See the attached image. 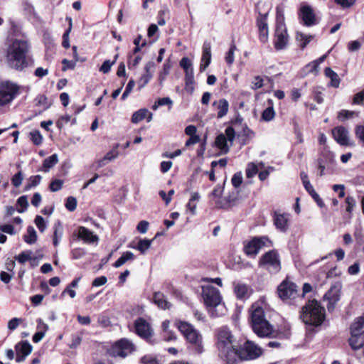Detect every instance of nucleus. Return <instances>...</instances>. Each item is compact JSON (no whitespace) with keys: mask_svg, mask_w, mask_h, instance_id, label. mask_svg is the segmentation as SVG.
Segmentation results:
<instances>
[{"mask_svg":"<svg viewBox=\"0 0 364 364\" xmlns=\"http://www.w3.org/2000/svg\"><path fill=\"white\" fill-rule=\"evenodd\" d=\"M265 298L261 297L249 310L252 330L259 337H269L274 333L272 326L265 318Z\"/></svg>","mask_w":364,"mask_h":364,"instance_id":"obj_2","label":"nucleus"},{"mask_svg":"<svg viewBox=\"0 0 364 364\" xmlns=\"http://www.w3.org/2000/svg\"><path fill=\"white\" fill-rule=\"evenodd\" d=\"M202 297L211 317H219L225 314L226 308L218 289L210 285L202 287Z\"/></svg>","mask_w":364,"mask_h":364,"instance_id":"obj_3","label":"nucleus"},{"mask_svg":"<svg viewBox=\"0 0 364 364\" xmlns=\"http://www.w3.org/2000/svg\"><path fill=\"white\" fill-rule=\"evenodd\" d=\"M37 331L43 332L46 333L47 331L48 330L49 327L47 323H46L41 318L37 319Z\"/></svg>","mask_w":364,"mask_h":364,"instance_id":"obj_59","label":"nucleus"},{"mask_svg":"<svg viewBox=\"0 0 364 364\" xmlns=\"http://www.w3.org/2000/svg\"><path fill=\"white\" fill-rule=\"evenodd\" d=\"M152 78L150 74H143L138 81V85L140 88L144 87Z\"/></svg>","mask_w":364,"mask_h":364,"instance_id":"obj_58","label":"nucleus"},{"mask_svg":"<svg viewBox=\"0 0 364 364\" xmlns=\"http://www.w3.org/2000/svg\"><path fill=\"white\" fill-rule=\"evenodd\" d=\"M299 16L306 26L309 27L317 23L314 10L309 5H304L301 7Z\"/></svg>","mask_w":364,"mask_h":364,"instance_id":"obj_16","label":"nucleus"},{"mask_svg":"<svg viewBox=\"0 0 364 364\" xmlns=\"http://www.w3.org/2000/svg\"><path fill=\"white\" fill-rule=\"evenodd\" d=\"M346 203L347 204L346 211L348 213H351L353 210V208L355 205V203H356L355 200L352 196H348L346 198Z\"/></svg>","mask_w":364,"mask_h":364,"instance_id":"obj_62","label":"nucleus"},{"mask_svg":"<svg viewBox=\"0 0 364 364\" xmlns=\"http://www.w3.org/2000/svg\"><path fill=\"white\" fill-rule=\"evenodd\" d=\"M211 46L210 43H204L203 46V54L200 63V71L203 72L208 67L211 62Z\"/></svg>","mask_w":364,"mask_h":364,"instance_id":"obj_21","label":"nucleus"},{"mask_svg":"<svg viewBox=\"0 0 364 364\" xmlns=\"http://www.w3.org/2000/svg\"><path fill=\"white\" fill-rule=\"evenodd\" d=\"M180 66L185 70L186 74L194 73L192 62L187 57H183L180 61Z\"/></svg>","mask_w":364,"mask_h":364,"instance_id":"obj_40","label":"nucleus"},{"mask_svg":"<svg viewBox=\"0 0 364 364\" xmlns=\"http://www.w3.org/2000/svg\"><path fill=\"white\" fill-rule=\"evenodd\" d=\"M288 43V35L285 25L282 22L277 23L275 31V42L276 49L281 50L285 48Z\"/></svg>","mask_w":364,"mask_h":364,"instance_id":"obj_14","label":"nucleus"},{"mask_svg":"<svg viewBox=\"0 0 364 364\" xmlns=\"http://www.w3.org/2000/svg\"><path fill=\"white\" fill-rule=\"evenodd\" d=\"M350 331V334H364V314L353 321Z\"/></svg>","mask_w":364,"mask_h":364,"instance_id":"obj_25","label":"nucleus"},{"mask_svg":"<svg viewBox=\"0 0 364 364\" xmlns=\"http://www.w3.org/2000/svg\"><path fill=\"white\" fill-rule=\"evenodd\" d=\"M277 292L279 297L284 302H289L299 296L297 286L287 279L278 286Z\"/></svg>","mask_w":364,"mask_h":364,"instance_id":"obj_8","label":"nucleus"},{"mask_svg":"<svg viewBox=\"0 0 364 364\" xmlns=\"http://www.w3.org/2000/svg\"><path fill=\"white\" fill-rule=\"evenodd\" d=\"M233 126L235 128V130H238L237 127L241 126L242 127V134L248 138L252 137L253 135V132L248 128V127L246 125V124H242V118H237L233 122Z\"/></svg>","mask_w":364,"mask_h":364,"instance_id":"obj_32","label":"nucleus"},{"mask_svg":"<svg viewBox=\"0 0 364 364\" xmlns=\"http://www.w3.org/2000/svg\"><path fill=\"white\" fill-rule=\"evenodd\" d=\"M234 343V336L228 328L223 326L217 330L216 346L218 355L227 364H235L238 360Z\"/></svg>","mask_w":364,"mask_h":364,"instance_id":"obj_1","label":"nucleus"},{"mask_svg":"<svg viewBox=\"0 0 364 364\" xmlns=\"http://www.w3.org/2000/svg\"><path fill=\"white\" fill-rule=\"evenodd\" d=\"M262 166H263L262 163L259 164V165H257L255 163L248 164L247 168L245 170V173H246L247 178H250L253 177L254 176H255L258 172L259 168L262 167Z\"/></svg>","mask_w":364,"mask_h":364,"instance_id":"obj_36","label":"nucleus"},{"mask_svg":"<svg viewBox=\"0 0 364 364\" xmlns=\"http://www.w3.org/2000/svg\"><path fill=\"white\" fill-rule=\"evenodd\" d=\"M289 215L286 213H275L274 222L278 230L286 232L289 227Z\"/></svg>","mask_w":364,"mask_h":364,"instance_id":"obj_22","label":"nucleus"},{"mask_svg":"<svg viewBox=\"0 0 364 364\" xmlns=\"http://www.w3.org/2000/svg\"><path fill=\"white\" fill-rule=\"evenodd\" d=\"M16 353L28 356L33 350L32 346L28 341H22L17 343L15 346Z\"/></svg>","mask_w":364,"mask_h":364,"instance_id":"obj_29","label":"nucleus"},{"mask_svg":"<svg viewBox=\"0 0 364 364\" xmlns=\"http://www.w3.org/2000/svg\"><path fill=\"white\" fill-rule=\"evenodd\" d=\"M185 89L189 93H193L194 91V73H189L185 75Z\"/></svg>","mask_w":364,"mask_h":364,"instance_id":"obj_41","label":"nucleus"},{"mask_svg":"<svg viewBox=\"0 0 364 364\" xmlns=\"http://www.w3.org/2000/svg\"><path fill=\"white\" fill-rule=\"evenodd\" d=\"M232 186L235 188H238L242 183V175L241 172L235 173L231 179Z\"/></svg>","mask_w":364,"mask_h":364,"instance_id":"obj_53","label":"nucleus"},{"mask_svg":"<svg viewBox=\"0 0 364 364\" xmlns=\"http://www.w3.org/2000/svg\"><path fill=\"white\" fill-rule=\"evenodd\" d=\"M233 292L239 300H247L252 294V289L246 284L234 282L232 284Z\"/></svg>","mask_w":364,"mask_h":364,"instance_id":"obj_18","label":"nucleus"},{"mask_svg":"<svg viewBox=\"0 0 364 364\" xmlns=\"http://www.w3.org/2000/svg\"><path fill=\"white\" fill-rule=\"evenodd\" d=\"M237 354L238 360H252L262 354V350L254 343L247 341L240 350L237 349Z\"/></svg>","mask_w":364,"mask_h":364,"instance_id":"obj_11","label":"nucleus"},{"mask_svg":"<svg viewBox=\"0 0 364 364\" xmlns=\"http://www.w3.org/2000/svg\"><path fill=\"white\" fill-rule=\"evenodd\" d=\"M41 175L32 176L28 178V183L25 186L24 191H28L32 188L37 186L41 181Z\"/></svg>","mask_w":364,"mask_h":364,"instance_id":"obj_43","label":"nucleus"},{"mask_svg":"<svg viewBox=\"0 0 364 364\" xmlns=\"http://www.w3.org/2000/svg\"><path fill=\"white\" fill-rule=\"evenodd\" d=\"M171 70V65L168 63H166L163 65V69L159 73V80L161 82L168 75Z\"/></svg>","mask_w":364,"mask_h":364,"instance_id":"obj_55","label":"nucleus"},{"mask_svg":"<svg viewBox=\"0 0 364 364\" xmlns=\"http://www.w3.org/2000/svg\"><path fill=\"white\" fill-rule=\"evenodd\" d=\"M236 50V46L235 44H232L229 50L227 52L225 55V61L228 64L232 65L234 62V53Z\"/></svg>","mask_w":364,"mask_h":364,"instance_id":"obj_50","label":"nucleus"},{"mask_svg":"<svg viewBox=\"0 0 364 364\" xmlns=\"http://www.w3.org/2000/svg\"><path fill=\"white\" fill-rule=\"evenodd\" d=\"M235 137V128L228 127L225 130V134H220L215 139V144L217 148L226 154L229 151L230 147Z\"/></svg>","mask_w":364,"mask_h":364,"instance_id":"obj_10","label":"nucleus"},{"mask_svg":"<svg viewBox=\"0 0 364 364\" xmlns=\"http://www.w3.org/2000/svg\"><path fill=\"white\" fill-rule=\"evenodd\" d=\"M213 106L216 107L218 111L217 117L221 119L225 117L229 110V103L225 99H220L213 103Z\"/></svg>","mask_w":364,"mask_h":364,"instance_id":"obj_23","label":"nucleus"},{"mask_svg":"<svg viewBox=\"0 0 364 364\" xmlns=\"http://www.w3.org/2000/svg\"><path fill=\"white\" fill-rule=\"evenodd\" d=\"M28 44L24 40H15L8 48L6 60L10 67L22 70L27 65L26 55Z\"/></svg>","mask_w":364,"mask_h":364,"instance_id":"obj_4","label":"nucleus"},{"mask_svg":"<svg viewBox=\"0 0 364 364\" xmlns=\"http://www.w3.org/2000/svg\"><path fill=\"white\" fill-rule=\"evenodd\" d=\"M24 241L28 245L34 244L37 240V233L33 226H28L26 234L23 236Z\"/></svg>","mask_w":364,"mask_h":364,"instance_id":"obj_33","label":"nucleus"},{"mask_svg":"<svg viewBox=\"0 0 364 364\" xmlns=\"http://www.w3.org/2000/svg\"><path fill=\"white\" fill-rule=\"evenodd\" d=\"M53 245L58 246L63 235L62 225L60 222L54 224Z\"/></svg>","mask_w":364,"mask_h":364,"instance_id":"obj_39","label":"nucleus"},{"mask_svg":"<svg viewBox=\"0 0 364 364\" xmlns=\"http://www.w3.org/2000/svg\"><path fill=\"white\" fill-rule=\"evenodd\" d=\"M236 201V197L229 196L216 201V205L220 208H228L232 206Z\"/></svg>","mask_w":364,"mask_h":364,"instance_id":"obj_34","label":"nucleus"},{"mask_svg":"<svg viewBox=\"0 0 364 364\" xmlns=\"http://www.w3.org/2000/svg\"><path fill=\"white\" fill-rule=\"evenodd\" d=\"M152 113L149 112L148 109H141L133 114L132 122L136 124L144 119H146L147 122H149L152 120Z\"/></svg>","mask_w":364,"mask_h":364,"instance_id":"obj_24","label":"nucleus"},{"mask_svg":"<svg viewBox=\"0 0 364 364\" xmlns=\"http://www.w3.org/2000/svg\"><path fill=\"white\" fill-rule=\"evenodd\" d=\"M141 363L142 364H159L158 360L151 355L143 356L141 358Z\"/></svg>","mask_w":364,"mask_h":364,"instance_id":"obj_63","label":"nucleus"},{"mask_svg":"<svg viewBox=\"0 0 364 364\" xmlns=\"http://www.w3.org/2000/svg\"><path fill=\"white\" fill-rule=\"evenodd\" d=\"M58 162V154H54L43 161V167L41 170L44 172H48Z\"/></svg>","mask_w":364,"mask_h":364,"instance_id":"obj_30","label":"nucleus"},{"mask_svg":"<svg viewBox=\"0 0 364 364\" xmlns=\"http://www.w3.org/2000/svg\"><path fill=\"white\" fill-rule=\"evenodd\" d=\"M296 38L299 42H300V46L303 49L311 41L313 36L310 35H305L301 32H297Z\"/></svg>","mask_w":364,"mask_h":364,"instance_id":"obj_42","label":"nucleus"},{"mask_svg":"<svg viewBox=\"0 0 364 364\" xmlns=\"http://www.w3.org/2000/svg\"><path fill=\"white\" fill-rule=\"evenodd\" d=\"M152 240L141 239L139 240L136 247H135L141 254H145L146 251L151 247Z\"/></svg>","mask_w":364,"mask_h":364,"instance_id":"obj_38","label":"nucleus"},{"mask_svg":"<svg viewBox=\"0 0 364 364\" xmlns=\"http://www.w3.org/2000/svg\"><path fill=\"white\" fill-rule=\"evenodd\" d=\"M353 102L355 104H359L364 105V90L357 93L353 98Z\"/></svg>","mask_w":364,"mask_h":364,"instance_id":"obj_64","label":"nucleus"},{"mask_svg":"<svg viewBox=\"0 0 364 364\" xmlns=\"http://www.w3.org/2000/svg\"><path fill=\"white\" fill-rule=\"evenodd\" d=\"M78 236L86 242L92 243L98 240V237L85 227L80 228Z\"/></svg>","mask_w":364,"mask_h":364,"instance_id":"obj_26","label":"nucleus"},{"mask_svg":"<svg viewBox=\"0 0 364 364\" xmlns=\"http://www.w3.org/2000/svg\"><path fill=\"white\" fill-rule=\"evenodd\" d=\"M154 302L161 309H168L171 307V304L167 301L164 294L161 292L154 294Z\"/></svg>","mask_w":364,"mask_h":364,"instance_id":"obj_28","label":"nucleus"},{"mask_svg":"<svg viewBox=\"0 0 364 364\" xmlns=\"http://www.w3.org/2000/svg\"><path fill=\"white\" fill-rule=\"evenodd\" d=\"M33 252L31 250L23 251L20 253L18 255H16L14 259L17 260L21 264H24L27 261L31 259V255Z\"/></svg>","mask_w":364,"mask_h":364,"instance_id":"obj_45","label":"nucleus"},{"mask_svg":"<svg viewBox=\"0 0 364 364\" xmlns=\"http://www.w3.org/2000/svg\"><path fill=\"white\" fill-rule=\"evenodd\" d=\"M136 333L140 337L148 340L152 336V329L144 318H139L134 322Z\"/></svg>","mask_w":364,"mask_h":364,"instance_id":"obj_17","label":"nucleus"},{"mask_svg":"<svg viewBox=\"0 0 364 364\" xmlns=\"http://www.w3.org/2000/svg\"><path fill=\"white\" fill-rule=\"evenodd\" d=\"M23 180V174L21 171L16 173L11 178V183L16 188L19 187Z\"/></svg>","mask_w":364,"mask_h":364,"instance_id":"obj_49","label":"nucleus"},{"mask_svg":"<svg viewBox=\"0 0 364 364\" xmlns=\"http://www.w3.org/2000/svg\"><path fill=\"white\" fill-rule=\"evenodd\" d=\"M223 193V187L220 186H217L215 187L213 192L210 193V196L213 198V200H215V203H216V201L218 200H221L220 196Z\"/></svg>","mask_w":364,"mask_h":364,"instance_id":"obj_54","label":"nucleus"},{"mask_svg":"<svg viewBox=\"0 0 364 364\" xmlns=\"http://www.w3.org/2000/svg\"><path fill=\"white\" fill-rule=\"evenodd\" d=\"M267 242H269L267 237L255 238L245 246V251L247 255L255 256Z\"/></svg>","mask_w":364,"mask_h":364,"instance_id":"obj_19","label":"nucleus"},{"mask_svg":"<svg viewBox=\"0 0 364 364\" xmlns=\"http://www.w3.org/2000/svg\"><path fill=\"white\" fill-rule=\"evenodd\" d=\"M65 208L70 212L74 211L77 207V200L73 196H69L66 199Z\"/></svg>","mask_w":364,"mask_h":364,"instance_id":"obj_51","label":"nucleus"},{"mask_svg":"<svg viewBox=\"0 0 364 364\" xmlns=\"http://www.w3.org/2000/svg\"><path fill=\"white\" fill-rule=\"evenodd\" d=\"M324 73L325 75L331 80L330 85L334 87H338L340 85V78L338 74L331 68H326Z\"/></svg>","mask_w":364,"mask_h":364,"instance_id":"obj_31","label":"nucleus"},{"mask_svg":"<svg viewBox=\"0 0 364 364\" xmlns=\"http://www.w3.org/2000/svg\"><path fill=\"white\" fill-rule=\"evenodd\" d=\"M35 224L41 232H44L47 228V225L43 218L41 215H37L36 217Z\"/></svg>","mask_w":364,"mask_h":364,"instance_id":"obj_52","label":"nucleus"},{"mask_svg":"<svg viewBox=\"0 0 364 364\" xmlns=\"http://www.w3.org/2000/svg\"><path fill=\"white\" fill-rule=\"evenodd\" d=\"M268 103L270 106L267 107L262 114V119L266 122L272 120L275 116V112L272 106V100H269Z\"/></svg>","mask_w":364,"mask_h":364,"instance_id":"obj_35","label":"nucleus"},{"mask_svg":"<svg viewBox=\"0 0 364 364\" xmlns=\"http://www.w3.org/2000/svg\"><path fill=\"white\" fill-rule=\"evenodd\" d=\"M134 259V255L129 251L123 252L122 255L115 261V267H119L127 262L132 260Z\"/></svg>","mask_w":364,"mask_h":364,"instance_id":"obj_37","label":"nucleus"},{"mask_svg":"<svg viewBox=\"0 0 364 364\" xmlns=\"http://www.w3.org/2000/svg\"><path fill=\"white\" fill-rule=\"evenodd\" d=\"M149 228V223L146 220L140 221L137 226L136 230L140 233L144 234L147 232Z\"/></svg>","mask_w":364,"mask_h":364,"instance_id":"obj_60","label":"nucleus"},{"mask_svg":"<svg viewBox=\"0 0 364 364\" xmlns=\"http://www.w3.org/2000/svg\"><path fill=\"white\" fill-rule=\"evenodd\" d=\"M355 134L356 137L364 144V126L358 125L355 128Z\"/></svg>","mask_w":364,"mask_h":364,"instance_id":"obj_57","label":"nucleus"},{"mask_svg":"<svg viewBox=\"0 0 364 364\" xmlns=\"http://www.w3.org/2000/svg\"><path fill=\"white\" fill-rule=\"evenodd\" d=\"M341 288V283L336 282L333 284L330 289L325 294L324 299L328 301L327 308L328 311L333 310L336 303L339 301Z\"/></svg>","mask_w":364,"mask_h":364,"instance_id":"obj_13","label":"nucleus"},{"mask_svg":"<svg viewBox=\"0 0 364 364\" xmlns=\"http://www.w3.org/2000/svg\"><path fill=\"white\" fill-rule=\"evenodd\" d=\"M114 64V62H111L110 60H105L103 64L100 68V71L103 73H107L111 70L112 66Z\"/></svg>","mask_w":364,"mask_h":364,"instance_id":"obj_61","label":"nucleus"},{"mask_svg":"<svg viewBox=\"0 0 364 364\" xmlns=\"http://www.w3.org/2000/svg\"><path fill=\"white\" fill-rule=\"evenodd\" d=\"M259 265L267 269L271 273H277L281 269L278 253L274 250L267 252L261 257Z\"/></svg>","mask_w":364,"mask_h":364,"instance_id":"obj_9","label":"nucleus"},{"mask_svg":"<svg viewBox=\"0 0 364 364\" xmlns=\"http://www.w3.org/2000/svg\"><path fill=\"white\" fill-rule=\"evenodd\" d=\"M301 318L306 324L320 326L325 318V309L317 301H309L301 309Z\"/></svg>","mask_w":364,"mask_h":364,"instance_id":"obj_6","label":"nucleus"},{"mask_svg":"<svg viewBox=\"0 0 364 364\" xmlns=\"http://www.w3.org/2000/svg\"><path fill=\"white\" fill-rule=\"evenodd\" d=\"M320 159H323L326 165L333 164L335 161V154L327 149H324Z\"/></svg>","mask_w":364,"mask_h":364,"instance_id":"obj_44","label":"nucleus"},{"mask_svg":"<svg viewBox=\"0 0 364 364\" xmlns=\"http://www.w3.org/2000/svg\"><path fill=\"white\" fill-rule=\"evenodd\" d=\"M176 326L184 336L189 344V348L194 353L201 354L204 351L203 336L192 324L183 321H177Z\"/></svg>","mask_w":364,"mask_h":364,"instance_id":"obj_5","label":"nucleus"},{"mask_svg":"<svg viewBox=\"0 0 364 364\" xmlns=\"http://www.w3.org/2000/svg\"><path fill=\"white\" fill-rule=\"evenodd\" d=\"M267 14H260L257 18V23L259 33V39L262 42L265 43L268 38V26L267 23Z\"/></svg>","mask_w":364,"mask_h":364,"instance_id":"obj_20","label":"nucleus"},{"mask_svg":"<svg viewBox=\"0 0 364 364\" xmlns=\"http://www.w3.org/2000/svg\"><path fill=\"white\" fill-rule=\"evenodd\" d=\"M20 86L9 80L0 82V107L10 105L20 93Z\"/></svg>","mask_w":364,"mask_h":364,"instance_id":"obj_7","label":"nucleus"},{"mask_svg":"<svg viewBox=\"0 0 364 364\" xmlns=\"http://www.w3.org/2000/svg\"><path fill=\"white\" fill-rule=\"evenodd\" d=\"M63 181L60 179H55L50 184V190L56 192L62 188Z\"/></svg>","mask_w":364,"mask_h":364,"instance_id":"obj_56","label":"nucleus"},{"mask_svg":"<svg viewBox=\"0 0 364 364\" xmlns=\"http://www.w3.org/2000/svg\"><path fill=\"white\" fill-rule=\"evenodd\" d=\"M17 205L20 206V208L17 209V211L20 213L25 212L28 206V202L26 196H22L17 199Z\"/></svg>","mask_w":364,"mask_h":364,"instance_id":"obj_46","label":"nucleus"},{"mask_svg":"<svg viewBox=\"0 0 364 364\" xmlns=\"http://www.w3.org/2000/svg\"><path fill=\"white\" fill-rule=\"evenodd\" d=\"M332 134L335 141L341 146H347L354 145V143L350 140L348 129L342 126L335 127L332 130Z\"/></svg>","mask_w":364,"mask_h":364,"instance_id":"obj_15","label":"nucleus"},{"mask_svg":"<svg viewBox=\"0 0 364 364\" xmlns=\"http://www.w3.org/2000/svg\"><path fill=\"white\" fill-rule=\"evenodd\" d=\"M30 139L32 142L36 145L39 146L42 144L43 141V136L38 130L32 131L29 133Z\"/></svg>","mask_w":364,"mask_h":364,"instance_id":"obj_47","label":"nucleus"},{"mask_svg":"<svg viewBox=\"0 0 364 364\" xmlns=\"http://www.w3.org/2000/svg\"><path fill=\"white\" fill-rule=\"evenodd\" d=\"M136 346L127 338H122L115 342V356L124 358L136 350Z\"/></svg>","mask_w":364,"mask_h":364,"instance_id":"obj_12","label":"nucleus"},{"mask_svg":"<svg viewBox=\"0 0 364 364\" xmlns=\"http://www.w3.org/2000/svg\"><path fill=\"white\" fill-rule=\"evenodd\" d=\"M173 104L172 100L169 97H163L159 99L155 104L152 106V109L156 110L159 107L164 105L171 106Z\"/></svg>","mask_w":364,"mask_h":364,"instance_id":"obj_48","label":"nucleus"},{"mask_svg":"<svg viewBox=\"0 0 364 364\" xmlns=\"http://www.w3.org/2000/svg\"><path fill=\"white\" fill-rule=\"evenodd\" d=\"M348 342L353 350H359L364 346V334H350Z\"/></svg>","mask_w":364,"mask_h":364,"instance_id":"obj_27","label":"nucleus"}]
</instances>
